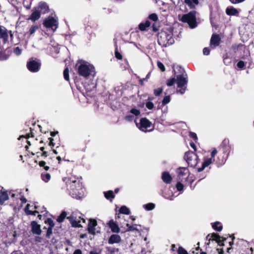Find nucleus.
Wrapping results in <instances>:
<instances>
[{"instance_id": "obj_1", "label": "nucleus", "mask_w": 254, "mask_h": 254, "mask_svg": "<svg viewBox=\"0 0 254 254\" xmlns=\"http://www.w3.org/2000/svg\"><path fill=\"white\" fill-rule=\"evenodd\" d=\"M66 183L67 187L70 188V194L72 197L78 199L83 196L82 186L79 180L70 179L68 180Z\"/></svg>"}, {"instance_id": "obj_2", "label": "nucleus", "mask_w": 254, "mask_h": 254, "mask_svg": "<svg viewBox=\"0 0 254 254\" xmlns=\"http://www.w3.org/2000/svg\"><path fill=\"white\" fill-rule=\"evenodd\" d=\"M75 66L78 74L85 78L92 74L95 71L93 65L85 61L79 60L77 61Z\"/></svg>"}, {"instance_id": "obj_3", "label": "nucleus", "mask_w": 254, "mask_h": 254, "mask_svg": "<svg viewBox=\"0 0 254 254\" xmlns=\"http://www.w3.org/2000/svg\"><path fill=\"white\" fill-rule=\"evenodd\" d=\"M196 11H190L188 14H184L180 19L182 22L187 23L191 28L196 26Z\"/></svg>"}, {"instance_id": "obj_4", "label": "nucleus", "mask_w": 254, "mask_h": 254, "mask_svg": "<svg viewBox=\"0 0 254 254\" xmlns=\"http://www.w3.org/2000/svg\"><path fill=\"white\" fill-rule=\"evenodd\" d=\"M176 78L177 87L180 88L177 91L182 94H184L186 91V86L188 82L187 75L186 74L177 75Z\"/></svg>"}, {"instance_id": "obj_5", "label": "nucleus", "mask_w": 254, "mask_h": 254, "mask_svg": "<svg viewBox=\"0 0 254 254\" xmlns=\"http://www.w3.org/2000/svg\"><path fill=\"white\" fill-rule=\"evenodd\" d=\"M137 127L142 131L150 132L154 128V126L151 122L145 118H141L139 123H136Z\"/></svg>"}, {"instance_id": "obj_6", "label": "nucleus", "mask_w": 254, "mask_h": 254, "mask_svg": "<svg viewBox=\"0 0 254 254\" xmlns=\"http://www.w3.org/2000/svg\"><path fill=\"white\" fill-rule=\"evenodd\" d=\"M184 158L189 165L191 167L195 166L198 163L197 156L193 152H187L184 156Z\"/></svg>"}, {"instance_id": "obj_7", "label": "nucleus", "mask_w": 254, "mask_h": 254, "mask_svg": "<svg viewBox=\"0 0 254 254\" xmlns=\"http://www.w3.org/2000/svg\"><path fill=\"white\" fill-rule=\"evenodd\" d=\"M178 178L179 180L182 182L187 181L189 176L190 173L188 169L186 167H180L177 170Z\"/></svg>"}, {"instance_id": "obj_8", "label": "nucleus", "mask_w": 254, "mask_h": 254, "mask_svg": "<svg viewBox=\"0 0 254 254\" xmlns=\"http://www.w3.org/2000/svg\"><path fill=\"white\" fill-rule=\"evenodd\" d=\"M44 25L48 28L55 31L58 28V23L57 20L53 17H49L45 20L43 23Z\"/></svg>"}, {"instance_id": "obj_9", "label": "nucleus", "mask_w": 254, "mask_h": 254, "mask_svg": "<svg viewBox=\"0 0 254 254\" xmlns=\"http://www.w3.org/2000/svg\"><path fill=\"white\" fill-rule=\"evenodd\" d=\"M40 63L34 60H31L27 63L28 69L33 72H38L40 70Z\"/></svg>"}, {"instance_id": "obj_10", "label": "nucleus", "mask_w": 254, "mask_h": 254, "mask_svg": "<svg viewBox=\"0 0 254 254\" xmlns=\"http://www.w3.org/2000/svg\"><path fill=\"white\" fill-rule=\"evenodd\" d=\"M159 40L163 43V45H167L173 44L174 40L171 34H167V33H161L159 37Z\"/></svg>"}, {"instance_id": "obj_11", "label": "nucleus", "mask_w": 254, "mask_h": 254, "mask_svg": "<svg viewBox=\"0 0 254 254\" xmlns=\"http://www.w3.org/2000/svg\"><path fill=\"white\" fill-rule=\"evenodd\" d=\"M206 239H208L209 242L210 241H215L220 246L223 245V241L226 240L225 239H223V238L214 233L208 235Z\"/></svg>"}, {"instance_id": "obj_12", "label": "nucleus", "mask_w": 254, "mask_h": 254, "mask_svg": "<svg viewBox=\"0 0 254 254\" xmlns=\"http://www.w3.org/2000/svg\"><path fill=\"white\" fill-rule=\"evenodd\" d=\"M221 146L223 148V153H227V158L228 157L231 149V147L229 145V140L227 138L224 139L222 142Z\"/></svg>"}, {"instance_id": "obj_13", "label": "nucleus", "mask_w": 254, "mask_h": 254, "mask_svg": "<svg viewBox=\"0 0 254 254\" xmlns=\"http://www.w3.org/2000/svg\"><path fill=\"white\" fill-rule=\"evenodd\" d=\"M37 207L36 206L31 205L29 204H27L25 208V212L27 215H36L39 213V211L37 210Z\"/></svg>"}, {"instance_id": "obj_14", "label": "nucleus", "mask_w": 254, "mask_h": 254, "mask_svg": "<svg viewBox=\"0 0 254 254\" xmlns=\"http://www.w3.org/2000/svg\"><path fill=\"white\" fill-rule=\"evenodd\" d=\"M31 231L34 234L40 235L41 233V226L36 221H33L31 223Z\"/></svg>"}, {"instance_id": "obj_15", "label": "nucleus", "mask_w": 254, "mask_h": 254, "mask_svg": "<svg viewBox=\"0 0 254 254\" xmlns=\"http://www.w3.org/2000/svg\"><path fill=\"white\" fill-rule=\"evenodd\" d=\"M97 226V222L94 219L89 220V222L88 225V232L92 235L95 234V227Z\"/></svg>"}, {"instance_id": "obj_16", "label": "nucleus", "mask_w": 254, "mask_h": 254, "mask_svg": "<svg viewBox=\"0 0 254 254\" xmlns=\"http://www.w3.org/2000/svg\"><path fill=\"white\" fill-rule=\"evenodd\" d=\"M121 241V237L117 234H113L112 235L109 240L108 243L109 244H119Z\"/></svg>"}, {"instance_id": "obj_17", "label": "nucleus", "mask_w": 254, "mask_h": 254, "mask_svg": "<svg viewBox=\"0 0 254 254\" xmlns=\"http://www.w3.org/2000/svg\"><path fill=\"white\" fill-rule=\"evenodd\" d=\"M220 38L218 35L213 34L210 40V46L212 47H216L219 44Z\"/></svg>"}, {"instance_id": "obj_18", "label": "nucleus", "mask_w": 254, "mask_h": 254, "mask_svg": "<svg viewBox=\"0 0 254 254\" xmlns=\"http://www.w3.org/2000/svg\"><path fill=\"white\" fill-rule=\"evenodd\" d=\"M108 225L112 232L118 233L120 232V228L119 226L113 220H111L109 221Z\"/></svg>"}, {"instance_id": "obj_19", "label": "nucleus", "mask_w": 254, "mask_h": 254, "mask_svg": "<svg viewBox=\"0 0 254 254\" xmlns=\"http://www.w3.org/2000/svg\"><path fill=\"white\" fill-rule=\"evenodd\" d=\"M67 219H69V220L71 222V225L73 227H82V226L81 225V221L80 220H79L80 219V218H79V219H77L76 220H74L73 219L72 217H67Z\"/></svg>"}, {"instance_id": "obj_20", "label": "nucleus", "mask_w": 254, "mask_h": 254, "mask_svg": "<svg viewBox=\"0 0 254 254\" xmlns=\"http://www.w3.org/2000/svg\"><path fill=\"white\" fill-rule=\"evenodd\" d=\"M213 162L212 159V158H206L204 159L203 163L202 164V166L201 167L198 168L197 171L198 172H201L203 171L204 168L207 166H208L209 165L212 164Z\"/></svg>"}, {"instance_id": "obj_21", "label": "nucleus", "mask_w": 254, "mask_h": 254, "mask_svg": "<svg viewBox=\"0 0 254 254\" xmlns=\"http://www.w3.org/2000/svg\"><path fill=\"white\" fill-rule=\"evenodd\" d=\"M8 198L7 191H1L0 193V204H3L4 202L8 199Z\"/></svg>"}, {"instance_id": "obj_22", "label": "nucleus", "mask_w": 254, "mask_h": 254, "mask_svg": "<svg viewBox=\"0 0 254 254\" xmlns=\"http://www.w3.org/2000/svg\"><path fill=\"white\" fill-rule=\"evenodd\" d=\"M185 3L190 8H194L198 4V0H184Z\"/></svg>"}, {"instance_id": "obj_23", "label": "nucleus", "mask_w": 254, "mask_h": 254, "mask_svg": "<svg viewBox=\"0 0 254 254\" xmlns=\"http://www.w3.org/2000/svg\"><path fill=\"white\" fill-rule=\"evenodd\" d=\"M162 179L163 181L167 184L171 183L172 181V177L170 175L166 172H164L162 173Z\"/></svg>"}, {"instance_id": "obj_24", "label": "nucleus", "mask_w": 254, "mask_h": 254, "mask_svg": "<svg viewBox=\"0 0 254 254\" xmlns=\"http://www.w3.org/2000/svg\"><path fill=\"white\" fill-rule=\"evenodd\" d=\"M226 12L228 15H236L239 13L238 11L235 8L233 7H228L226 9Z\"/></svg>"}, {"instance_id": "obj_25", "label": "nucleus", "mask_w": 254, "mask_h": 254, "mask_svg": "<svg viewBox=\"0 0 254 254\" xmlns=\"http://www.w3.org/2000/svg\"><path fill=\"white\" fill-rule=\"evenodd\" d=\"M39 8L41 12L45 13L48 11L49 7L45 2H40L39 4Z\"/></svg>"}, {"instance_id": "obj_26", "label": "nucleus", "mask_w": 254, "mask_h": 254, "mask_svg": "<svg viewBox=\"0 0 254 254\" xmlns=\"http://www.w3.org/2000/svg\"><path fill=\"white\" fill-rule=\"evenodd\" d=\"M120 225H121V228H125V231H129L137 230V228H136V224H133L132 225H130L128 223H127L126 224L127 228L124 227V225H122L121 224H120Z\"/></svg>"}, {"instance_id": "obj_27", "label": "nucleus", "mask_w": 254, "mask_h": 254, "mask_svg": "<svg viewBox=\"0 0 254 254\" xmlns=\"http://www.w3.org/2000/svg\"><path fill=\"white\" fill-rule=\"evenodd\" d=\"M40 17V12L38 11H34L31 15L30 19L33 21L38 20Z\"/></svg>"}, {"instance_id": "obj_28", "label": "nucleus", "mask_w": 254, "mask_h": 254, "mask_svg": "<svg viewBox=\"0 0 254 254\" xmlns=\"http://www.w3.org/2000/svg\"><path fill=\"white\" fill-rule=\"evenodd\" d=\"M212 228L218 231H221L222 229V225L219 222H215L212 224Z\"/></svg>"}, {"instance_id": "obj_29", "label": "nucleus", "mask_w": 254, "mask_h": 254, "mask_svg": "<svg viewBox=\"0 0 254 254\" xmlns=\"http://www.w3.org/2000/svg\"><path fill=\"white\" fill-rule=\"evenodd\" d=\"M41 178L44 182L47 183L51 179V175L48 173H42L41 174Z\"/></svg>"}, {"instance_id": "obj_30", "label": "nucleus", "mask_w": 254, "mask_h": 254, "mask_svg": "<svg viewBox=\"0 0 254 254\" xmlns=\"http://www.w3.org/2000/svg\"><path fill=\"white\" fill-rule=\"evenodd\" d=\"M7 36L6 29L3 27H0V38L5 39L7 38Z\"/></svg>"}, {"instance_id": "obj_31", "label": "nucleus", "mask_w": 254, "mask_h": 254, "mask_svg": "<svg viewBox=\"0 0 254 254\" xmlns=\"http://www.w3.org/2000/svg\"><path fill=\"white\" fill-rule=\"evenodd\" d=\"M155 204L153 203H149L143 205V207L146 210L150 211L155 208Z\"/></svg>"}, {"instance_id": "obj_32", "label": "nucleus", "mask_w": 254, "mask_h": 254, "mask_svg": "<svg viewBox=\"0 0 254 254\" xmlns=\"http://www.w3.org/2000/svg\"><path fill=\"white\" fill-rule=\"evenodd\" d=\"M120 212L122 214L128 215L130 213V211L126 206H122L120 209Z\"/></svg>"}, {"instance_id": "obj_33", "label": "nucleus", "mask_w": 254, "mask_h": 254, "mask_svg": "<svg viewBox=\"0 0 254 254\" xmlns=\"http://www.w3.org/2000/svg\"><path fill=\"white\" fill-rule=\"evenodd\" d=\"M104 196L107 199L113 198L114 195L113 194V191L112 190H109L104 192Z\"/></svg>"}, {"instance_id": "obj_34", "label": "nucleus", "mask_w": 254, "mask_h": 254, "mask_svg": "<svg viewBox=\"0 0 254 254\" xmlns=\"http://www.w3.org/2000/svg\"><path fill=\"white\" fill-rule=\"evenodd\" d=\"M66 216V212L64 211H63L60 214V215L58 217L57 219V221L60 223L64 221V220L65 219Z\"/></svg>"}, {"instance_id": "obj_35", "label": "nucleus", "mask_w": 254, "mask_h": 254, "mask_svg": "<svg viewBox=\"0 0 254 254\" xmlns=\"http://www.w3.org/2000/svg\"><path fill=\"white\" fill-rule=\"evenodd\" d=\"M133 116H138L140 114V111L136 108H132L129 112Z\"/></svg>"}, {"instance_id": "obj_36", "label": "nucleus", "mask_w": 254, "mask_h": 254, "mask_svg": "<svg viewBox=\"0 0 254 254\" xmlns=\"http://www.w3.org/2000/svg\"><path fill=\"white\" fill-rule=\"evenodd\" d=\"M19 193H21V192L14 190H11L9 192V194L10 195L12 198H16V199H18V197L17 196V195H18Z\"/></svg>"}, {"instance_id": "obj_37", "label": "nucleus", "mask_w": 254, "mask_h": 254, "mask_svg": "<svg viewBox=\"0 0 254 254\" xmlns=\"http://www.w3.org/2000/svg\"><path fill=\"white\" fill-rule=\"evenodd\" d=\"M64 79L68 81L69 80V69L67 67H66L64 71Z\"/></svg>"}, {"instance_id": "obj_38", "label": "nucleus", "mask_w": 254, "mask_h": 254, "mask_svg": "<svg viewBox=\"0 0 254 254\" xmlns=\"http://www.w3.org/2000/svg\"><path fill=\"white\" fill-rule=\"evenodd\" d=\"M45 223L49 225V227L53 228L55 226L54 221L51 218H48L45 220Z\"/></svg>"}, {"instance_id": "obj_39", "label": "nucleus", "mask_w": 254, "mask_h": 254, "mask_svg": "<svg viewBox=\"0 0 254 254\" xmlns=\"http://www.w3.org/2000/svg\"><path fill=\"white\" fill-rule=\"evenodd\" d=\"M17 196L18 197V199H20L21 201V205L26 202V199L21 194V193H19L18 195H17Z\"/></svg>"}, {"instance_id": "obj_40", "label": "nucleus", "mask_w": 254, "mask_h": 254, "mask_svg": "<svg viewBox=\"0 0 254 254\" xmlns=\"http://www.w3.org/2000/svg\"><path fill=\"white\" fill-rule=\"evenodd\" d=\"M39 28L37 25L32 26L29 29V33L30 35L33 34L35 31Z\"/></svg>"}, {"instance_id": "obj_41", "label": "nucleus", "mask_w": 254, "mask_h": 254, "mask_svg": "<svg viewBox=\"0 0 254 254\" xmlns=\"http://www.w3.org/2000/svg\"><path fill=\"white\" fill-rule=\"evenodd\" d=\"M176 81V79L175 78L169 79L167 81V85L168 86H171L173 85L175 83Z\"/></svg>"}, {"instance_id": "obj_42", "label": "nucleus", "mask_w": 254, "mask_h": 254, "mask_svg": "<svg viewBox=\"0 0 254 254\" xmlns=\"http://www.w3.org/2000/svg\"><path fill=\"white\" fill-rule=\"evenodd\" d=\"M163 91L162 88H158L154 90V94L155 96H159Z\"/></svg>"}, {"instance_id": "obj_43", "label": "nucleus", "mask_w": 254, "mask_h": 254, "mask_svg": "<svg viewBox=\"0 0 254 254\" xmlns=\"http://www.w3.org/2000/svg\"><path fill=\"white\" fill-rule=\"evenodd\" d=\"M178 253L179 254H188L187 251L181 247L179 248Z\"/></svg>"}, {"instance_id": "obj_44", "label": "nucleus", "mask_w": 254, "mask_h": 254, "mask_svg": "<svg viewBox=\"0 0 254 254\" xmlns=\"http://www.w3.org/2000/svg\"><path fill=\"white\" fill-rule=\"evenodd\" d=\"M170 101V96H165L163 100H162V103L164 105L167 104L169 103Z\"/></svg>"}, {"instance_id": "obj_45", "label": "nucleus", "mask_w": 254, "mask_h": 254, "mask_svg": "<svg viewBox=\"0 0 254 254\" xmlns=\"http://www.w3.org/2000/svg\"><path fill=\"white\" fill-rule=\"evenodd\" d=\"M176 188L178 191H182L184 189V186L182 183L179 182L176 185Z\"/></svg>"}, {"instance_id": "obj_46", "label": "nucleus", "mask_w": 254, "mask_h": 254, "mask_svg": "<svg viewBox=\"0 0 254 254\" xmlns=\"http://www.w3.org/2000/svg\"><path fill=\"white\" fill-rule=\"evenodd\" d=\"M133 119H134V116L132 115H130V114L127 115L125 117L126 120L128 122L132 121Z\"/></svg>"}, {"instance_id": "obj_47", "label": "nucleus", "mask_w": 254, "mask_h": 254, "mask_svg": "<svg viewBox=\"0 0 254 254\" xmlns=\"http://www.w3.org/2000/svg\"><path fill=\"white\" fill-rule=\"evenodd\" d=\"M157 66L162 71H164L165 70V68L164 64L160 62H157Z\"/></svg>"}, {"instance_id": "obj_48", "label": "nucleus", "mask_w": 254, "mask_h": 254, "mask_svg": "<svg viewBox=\"0 0 254 254\" xmlns=\"http://www.w3.org/2000/svg\"><path fill=\"white\" fill-rule=\"evenodd\" d=\"M146 107L149 110H152L154 107V104L151 102H148L146 103Z\"/></svg>"}, {"instance_id": "obj_49", "label": "nucleus", "mask_w": 254, "mask_h": 254, "mask_svg": "<svg viewBox=\"0 0 254 254\" xmlns=\"http://www.w3.org/2000/svg\"><path fill=\"white\" fill-rule=\"evenodd\" d=\"M149 18L154 21H156L158 20L157 15L156 14L153 13L149 15Z\"/></svg>"}, {"instance_id": "obj_50", "label": "nucleus", "mask_w": 254, "mask_h": 254, "mask_svg": "<svg viewBox=\"0 0 254 254\" xmlns=\"http://www.w3.org/2000/svg\"><path fill=\"white\" fill-rule=\"evenodd\" d=\"M14 53L17 56L20 55L21 54V50L19 47H16L14 49Z\"/></svg>"}, {"instance_id": "obj_51", "label": "nucleus", "mask_w": 254, "mask_h": 254, "mask_svg": "<svg viewBox=\"0 0 254 254\" xmlns=\"http://www.w3.org/2000/svg\"><path fill=\"white\" fill-rule=\"evenodd\" d=\"M245 65V64L243 61H240L237 63V66L239 68H242Z\"/></svg>"}, {"instance_id": "obj_52", "label": "nucleus", "mask_w": 254, "mask_h": 254, "mask_svg": "<svg viewBox=\"0 0 254 254\" xmlns=\"http://www.w3.org/2000/svg\"><path fill=\"white\" fill-rule=\"evenodd\" d=\"M52 230H53V228H51V227H49L48 228V230H47V233H46V236L47 237H50V235L52 233Z\"/></svg>"}, {"instance_id": "obj_53", "label": "nucleus", "mask_w": 254, "mask_h": 254, "mask_svg": "<svg viewBox=\"0 0 254 254\" xmlns=\"http://www.w3.org/2000/svg\"><path fill=\"white\" fill-rule=\"evenodd\" d=\"M210 53V50L208 48H204L203 50V54L204 55H208Z\"/></svg>"}, {"instance_id": "obj_54", "label": "nucleus", "mask_w": 254, "mask_h": 254, "mask_svg": "<svg viewBox=\"0 0 254 254\" xmlns=\"http://www.w3.org/2000/svg\"><path fill=\"white\" fill-rule=\"evenodd\" d=\"M139 28L141 31L145 30L147 27L144 25L143 23H141L139 25Z\"/></svg>"}, {"instance_id": "obj_55", "label": "nucleus", "mask_w": 254, "mask_h": 254, "mask_svg": "<svg viewBox=\"0 0 254 254\" xmlns=\"http://www.w3.org/2000/svg\"><path fill=\"white\" fill-rule=\"evenodd\" d=\"M190 136L194 140H196L197 139V135H196V133H195L194 132H190Z\"/></svg>"}, {"instance_id": "obj_56", "label": "nucleus", "mask_w": 254, "mask_h": 254, "mask_svg": "<svg viewBox=\"0 0 254 254\" xmlns=\"http://www.w3.org/2000/svg\"><path fill=\"white\" fill-rule=\"evenodd\" d=\"M115 56L119 60H121L122 59V56L120 53H119L117 51L115 52Z\"/></svg>"}, {"instance_id": "obj_57", "label": "nucleus", "mask_w": 254, "mask_h": 254, "mask_svg": "<svg viewBox=\"0 0 254 254\" xmlns=\"http://www.w3.org/2000/svg\"><path fill=\"white\" fill-rule=\"evenodd\" d=\"M217 150L215 148L213 149L211 153V158L214 157V156L217 154Z\"/></svg>"}, {"instance_id": "obj_58", "label": "nucleus", "mask_w": 254, "mask_h": 254, "mask_svg": "<svg viewBox=\"0 0 254 254\" xmlns=\"http://www.w3.org/2000/svg\"><path fill=\"white\" fill-rule=\"evenodd\" d=\"M73 254H82V252L79 249H77L74 251Z\"/></svg>"}, {"instance_id": "obj_59", "label": "nucleus", "mask_w": 254, "mask_h": 254, "mask_svg": "<svg viewBox=\"0 0 254 254\" xmlns=\"http://www.w3.org/2000/svg\"><path fill=\"white\" fill-rule=\"evenodd\" d=\"M119 251V249L117 248H111L110 249V252L111 253H115V252H118Z\"/></svg>"}, {"instance_id": "obj_60", "label": "nucleus", "mask_w": 254, "mask_h": 254, "mask_svg": "<svg viewBox=\"0 0 254 254\" xmlns=\"http://www.w3.org/2000/svg\"><path fill=\"white\" fill-rule=\"evenodd\" d=\"M39 165L40 167H45L46 165V162L45 161H40L39 163Z\"/></svg>"}, {"instance_id": "obj_61", "label": "nucleus", "mask_w": 254, "mask_h": 254, "mask_svg": "<svg viewBox=\"0 0 254 254\" xmlns=\"http://www.w3.org/2000/svg\"><path fill=\"white\" fill-rule=\"evenodd\" d=\"M144 25L146 26V27L148 28L150 25V23L149 21H146L145 23H143Z\"/></svg>"}, {"instance_id": "obj_62", "label": "nucleus", "mask_w": 254, "mask_h": 254, "mask_svg": "<svg viewBox=\"0 0 254 254\" xmlns=\"http://www.w3.org/2000/svg\"><path fill=\"white\" fill-rule=\"evenodd\" d=\"M190 145L194 150V151L196 150L195 145L193 142H190Z\"/></svg>"}, {"instance_id": "obj_63", "label": "nucleus", "mask_w": 254, "mask_h": 254, "mask_svg": "<svg viewBox=\"0 0 254 254\" xmlns=\"http://www.w3.org/2000/svg\"><path fill=\"white\" fill-rule=\"evenodd\" d=\"M53 140L54 139L52 138H50V143H49V145L50 146H54V143L53 142Z\"/></svg>"}, {"instance_id": "obj_64", "label": "nucleus", "mask_w": 254, "mask_h": 254, "mask_svg": "<svg viewBox=\"0 0 254 254\" xmlns=\"http://www.w3.org/2000/svg\"><path fill=\"white\" fill-rule=\"evenodd\" d=\"M11 254H23V253L20 251H16L12 252Z\"/></svg>"}]
</instances>
